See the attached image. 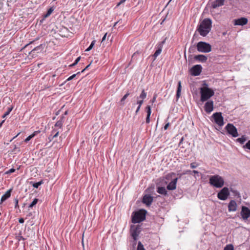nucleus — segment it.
<instances>
[{"label":"nucleus","instance_id":"obj_1","mask_svg":"<svg viewBox=\"0 0 250 250\" xmlns=\"http://www.w3.org/2000/svg\"><path fill=\"white\" fill-rule=\"evenodd\" d=\"M130 233L131 237L133 239L132 242V247L131 250H136V245L137 244V240L141 233V225H132L130 226ZM137 250H141V241H139Z\"/></svg>","mask_w":250,"mask_h":250},{"label":"nucleus","instance_id":"obj_2","mask_svg":"<svg viewBox=\"0 0 250 250\" xmlns=\"http://www.w3.org/2000/svg\"><path fill=\"white\" fill-rule=\"evenodd\" d=\"M211 27V20L209 18H206L198 25L196 31L201 36L206 37L210 31Z\"/></svg>","mask_w":250,"mask_h":250},{"label":"nucleus","instance_id":"obj_3","mask_svg":"<svg viewBox=\"0 0 250 250\" xmlns=\"http://www.w3.org/2000/svg\"><path fill=\"white\" fill-rule=\"evenodd\" d=\"M200 101L202 103L208 101L214 94V90L208 87V85L204 82L202 87L200 88Z\"/></svg>","mask_w":250,"mask_h":250},{"label":"nucleus","instance_id":"obj_4","mask_svg":"<svg viewBox=\"0 0 250 250\" xmlns=\"http://www.w3.org/2000/svg\"><path fill=\"white\" fill-rule=\"evenodd\" d=\"M209 183L214 187L221 188L224 185V180L221 176L216 174L209 177Z\"/></svg>","mask_w":250,"mask_h":250},{"label":"nucleus","instance_id":"obj_5","mask_svg":"<svg viewBox=\"0 0 250 250\" xmlns=\"http://www.w3.org/2000/svg\"><path fill=\"white\" fill-rule=\"evenodd\" d=\"M196 49L199 52L208 53L211 51V45L207 42L200 41L196 44Z\"/></svg>","mask_w":250,"mask_h":250},{"label":"nucleus","instance_id":"obj_6","mask_svg":"<svg viewBox=\"0 0 250 250\" xmlns=\"http://www.w3.org/2000/svg\"><path fill=\"white\" fill-rule=\"evenodd\" d=\"M230 195L229 189L227 187L223 188L217 193V198L223 201L226 200Z\"/></svg>","mask_w":250,"mask_h":250},{"label":"nucleus","instance_id":"obj_7","mask_svg":"<svg viewBox=\"0 0 250 250\" xmlns=\"http://www.w3.org/2000/svg\"><path fill=\"white\" fill-rule=\"evenodd\" d=\"M211 117L214 123L219 126H221L224 125V118L222 116L221 112H215L212 114Z\"/></svg>","mask_w":250,"mask_h":250},{"label":"nucleus","instance_id":"obj_8","mask_svg":"<svg viewBox=\"0 0 250 250\" xmlns=\"http://www.w3.org/2000/svg\"><path fill=\"white\" fill-rule=\"evenodd\" d=\"M225 128L228 133L231 135L232 137H236L239 135L237 128L233 124H228Z\"/></svg>","mask_w":250,"mask_h":250},{"label":"nucleus","instance_id":"obj_9","mask_svg":"<svg viewBox=\"0 0 250 250\" xmlns=\"http://www.w3.org/2000/svg\"><path fill=\"white\" fill-rule=\"evenodd\" d=\"M202 70V66L200 64H196L190 69L189 72L192 76H197L200 75Z\"/></svg>","mask_w":250,"mask_h":250},{"label":"nucleus","instance_id":"obj_10","mask_svg":"<svg viewBox=\"0 0 250 250\" xmlns=\"http://www.w3.org/2000/svg\"><path fill=\"white\" fill-rule=\"evenodd\" d=\"M153 201V197L149 194H146L142 198V203L144 204L147 207H150Z\"/></svg>","mask_w":250,"mask_h":250},{"label":"nucleus","instance_id":"obj_11","mask_svg":"<svg viewBox=\"0 0 250 250\" xmlns=\"http://www.w3.org/2000/svg\"><path fill=\"white\" fill-rule=\"evenodd\" d=\"M131 221L133 223H139L141 222V209L134 211L131 215Z\"/></svg>","mask_w":250,"mask_h":250},{"label":"nucleus","instance_id":"obj_12","mask_svg":"<svg viewBox=\"0 0 250 250\" xmlns=\"http://www.w3.org/2000/svg\"><path fill=\"white\" fill-rule=\"evenodd\" d=\"M240 214L244 220H247L250 217V209L247 207L243 206Z\"/></svg>","mask_w":250,"mask_h":250},{"label":"nucleus","instance_id":"obj_13","mask_svg":"<svg viewBox=\"0 0 250 250\" xmlns=\"http://www.w3.org/2000/svg\"><path fill=\"white\" fill-rule=\"evenodd\" d=\"M204 109L207 113H210L213 110V102L212 100L206 101Z\"/></svg>","mask_w":250,"mask_h":250},{"label":"nucleus","instance_id":"obj_14","mask_svg":"<svg viewBox=\"0 0 250 250\" xmlns=\"http://www.w3.org/2000/svg\"><path fill=\"white\" fill-rule=\"evenodd\" d=\"M166 39L167 38H166L163 41L160 42L157 44L156 50L153 54V57L155 58H156L161 53L163 45L165 43Z\"/></svg>","mask_w":250,"mask_h":250},{"label":"nucleus","instance_id":"obj_15","mask_svg":"<svg viewBox=\"0 0 250 250\" xmlns=\"http://www.w3.org/2000/svg\"><path fill=\"white\" fill-rule=\"evenodd\" d=\"M248 19L245 17H241L237 19L234 20V24L235 25L243 26L248 23Z\"/></svg>","mask_w":250,"mask_h":250},{"label":"nucleus","instance_id":"obj_16","mask_svg":"<svg viewBox=\"0 0 250 250\" xmlns=\"http://www.w3.org/2000/svg\"><path fill=\"white\" fill-rule=\"evenodd\" d=\"M146 219H153V217L150 215L146 210L142 208V223L145 221ZM143 223H142V226Z\"/></svg>","mask_w":250,"mask_h":250},{"label":"nucleus","instance_id":"obj_17","mask_svg":"<svg viewBox=\"0 0 250 250\" xmlns=\"http://www.w3.org/2000/svg\"><path fill=\"white\" fill-rule=\"evenodd\" d=\"M178 178L176 177L172 179L171 181L167 185V189L169 190H173L176 188V184L178 181Z\"/></svg>","mask_w":250,"mask_h":250},{"label":"nucleus","instance_id":"obj_18","mask_svg":"<svg viewBox=\"0 0 250 250\" xmlns=\"http://www.w3.org/2000/svg\"><path fill=\"white\" fill-rule=\"evenodd\" d=\"M194 60L201 62H206L208 60V58L206 56L203 54H199L197 55H195L194 57Z\"/></svg>","mask_w":250,"mask_h":250},{"label":"nucleus","instance_id":"obj_19","mask_svg":"<svg viewBox=\"0 0 250 250\" xmlns=\"http://www.w3.org/2000/svg\"><path fill=\"white\" fill-rule=\"evenodd\" d=\"M237 209V204L234 200H231L228 205V210L229 212L235 211Z\"/></svg>","mask_w":250,"mask_h":250},{"label":"nucleus","instance_id":"obj_20","mask_svg":"<svg viewBox=\"0 0 250 250\" xmlns=\"http://www.w3.org/2000/svg\"><path fill=\"white\" fill-rule=\"evenodd\" d=\"M225 0H215L211 3V7L215 9L224 4Z\"/></svg>","mask_w":250,"mask_h":250},{"label":"nucleus","instance_id":"obj_21","mask_svg":"<svg viewBox=\"0 0 250 250\" xmlns=\"http://www.w3.org/2000/svg\"><path fill=\"white\" fill-rule=\"evenodd\" d=\"M12 190V189H10L8 190L5 193V194L2 196L0 204H1L3 202L5 201L6 200H7L8 198H9L10 197Z\"/></svg>","mask_w":250,"mask_h":250},{"label":"nucleus","instance_id":"obj_22","mask_svg":"<svg viewBox=\"0 0 250 250\" xmlns=\"http://www.w3.org/2000/svg\"><path fill=\"white\" fill-rule=\"evenodd\" d=\"M157 192L163 195L166 196L167 195V191L166 188L164 187H158L157 188Z\"/></svg>","mask_w":250,"mask_h":250},{"label":"nucleus","instance_id":"obj_23","mask_svg":"<svg viewBox=\"0 0 250 250\" xmlns=\"http://www.w3.org/2000/svg\"><path fill=\"white\" fill-rule=\"evenodd\" d=\"M146 111L147 113L146 117V122L149 123L150 122V116L151 113V107L149 105H147L146 108Z\"/></svg>","mask_w":250,"mask_h":250},{"label":"nucleus","instance_id":"obj_24","mask_svg":"<svg viewBox=\"0 0 250 250\" xmlns=\"http://www.w3.org/2000/svg\"><path fill=\"white\" fill-rule=\"evenodd\" d=\"M181 89H182L181 82V81H179L178 83L177 88V91H176V95L177 101L178 100V99L179 98V97L181 96Z\"/></svg>","mask_w":250,"mask_h":250},{"label":"nucleus","instance_id":"obj_25","mask_svg":"<svg viewBox=\"0 0 250 250\" xmlns=\"http://www.w3.org/2000/svg\"><path fill=\"white\" fill-rule=\"evenodd\" d=\"M230 191L231 192L234 196L237 197L238 198H241V195L240 193L236 189H235L234 188H232V187H230Z\"/></svg>","mask_w":250,"mask_h":250},{"label":"nucleus","instance_id":"obj_26","mask_svg":"<svg viewBox=\"0 0 250 250\" xmlns=\"http://www.w3.org/2000/svg\"><path fill=\"white\" fill-rule=\"evenodd\" d=\"M247 140V137L245 135H243L241 137L237 138L236 141L239 142L241 144H243L244 142Z\"/></svg>","mask_w":250,"mask_h":250},{"label":"nucleus","instance_id":"obj_27","mask_svg":"<svg viewBox=\"0 0 250 250\" xmlns=\"http://www.w3.org/2000/svg\"><path fill=\"white\" fill-rule=\"evenodd\" d=\"M63 119V117H62L60 120H59L57 122V123L55 124V126L61 127L62 125Z\"/></svg>","mask_w":250,"mask_h":250},{"label":"nucleus","instance_id":"obj_28","mask_svg":"<svg viewBox=\"0 0 250 250\" xmlns=\"http://www.w3.org/2000/svg\"><path fill=\"white\" fill-rule=\"evenodd\" d=\"M175 175H176V173H174V172H171V173H169V174H168L167 175H166V179L168 180H170L172 177H174Z\"/></svg>","mask_w":250,"mask_h":250},{"label":"nucleus","instance_id":"obj_29","mask_svg":"<svg viewBox=\"0 0 250 250\" xmlns=\"http://www.w3.org/2000/svg\"><path fill=\"white\" fill-rule=\"evenodd\" d=\"M196 46L195 47V45L191 46L188 49L189 53L192 54L195 53L196 52Z\"/></svg>","mask_w":250,"mask_h":250},{"label":"nucleus","instance_id":"obj_30","mask_svg":"<svg viewBox=\"0 0 250 250\" xmlns=\"http://www.w3.org/2000/svg\"><path fill=\"white\" fill-rule=\"evenodd\" d=\"M224 250H234L233 246L232 244L227 245Z\"/></svg>","mask_w":250,"mask_h":250},{"label":"nucleus","instance_id":"obj_31","mask_svg":"<svg viewBox=\"0 0 250 250\" xmlns=\"http://www.w3.org/2000/svg\"><path fill=\"white\" fill-rule=\"evenodd\" d=\"M38 199L37 198H35L33 200V201H32V202L29 206V208H33L35 205H36L37 204V203H38Z\"/></svg>","mask_w":250,"mask_h":250},{"label":"nucleus","instance_id":"obj_32","mask_svg":"<svg viewBox=\"0 0 250 250\" xmlns=\"http://www.w3.org/2000/svg\"><path fill=\"white\" fill-rule=\"evenodd\" d=\"M53 10H54V9L52 7H51L50 8H49L46 14L44 15V17L47 18V17H49L51 15V14L52 13Z\"/></svg>","mask_w":250,"mask_h":250},{"label":"nucleus","instance_id":"obj_33","mask_svg":"<svg viewBox=\"0 0 250 250\" xmlns=\"http://www.w3.org/2000/svg\"><path fill=\"white\" fill-rule=\"evenodd\" d=\"M244 149H248L250 150V140H249L245 145L243 146Z\"/></svg>","mask_w":250,"mask_h":250},{"label":"nucleus","instance_id":"obj_34","mask_svg":"<svg viewBox=\"0 0 250 250\" xmlns=\"http://www.w3.org/2000/svg\"><path fill=\"white\" fill-rule=\"evenodd\" d=\"M36 132L33 133L32 134L29 135L28 137H27L24 140L25 142L27 143L29 141H30L33 137H34L35 136Z\"/></svg>","mask_w":250,"mask_h":250},{"label":"nucleus","instance_id":"obj_35","mask_svg":"<svg viewBox=\"0 0 250 250\" xmlns=\"http://www.w3.org/2000/svg\"><path fill=\"white\" fill-rule=\"evenodd\" d=\"M95 42H96V41H95V40L91 42V44H90V46H89V47H88V48L85 50V51H90L91 49H92V48H93V47L94 45L95 44Z\"/></svg>","mask_w":250,"mask_h":250},{"label":"nucleus","instance_id":"obj_36","mask_svg":"<svg viewBox=\"0 0 250 250\" xmlns=\"http://www.w3.org/2000/svg\"><path fill=\"white\" fill-rule=\"evenodd\" d=\"M13 108L12 107H9L8 108V110L3 114L2 116V118H5L6 116L9 114L10 112L12 111Z\"/></svg>","mask_w":250,"mask_h":250},{"label":"nucleus","instance_id":"obj_37","mask_svg":"<svg viewBox=\"0 0 250 250\" xmlns=\"http://www.w3.org/2000/svg\"><path fill=\"white\" fill-rule=\"evenodd\" d=\"M80 72H78L77 73L72 75L67 79L66 81L72 80L77 75L80 74Z\"/></svg>","mask_w":250,"mask_h":250},{"label":"nucleus","instance_id":"obj_38","mask_svg":"<svg viewBox=\"0 0 250 250\" xmlns=\"http://www.w3.org/2000/svg\"><path fill=\"white\" fill-rule=\"evenodd\" d=\"M199 166V164L195 162H193L190 164V167L191 168H195Z\"/></svg>","mask_w":250,"mask_h":250},{"label":"nucleus","instance_id":"obj_39","mask_svg":"<svg viewBox=\"0 0 250 250\" xmlns=\"http://www.w3.org/2000/svg\"><path fill=\"white\" fill-rule=\"evenodd\" d=\"M146 97V94L144 90L142 91V104L143 103V100Z\"/></svg>","mask_w":250,"mask_h":250},{"label":"nucleus","instance_id":"obj_40","mask_svg":"<svg viewBox=\"0 0 250 250\" xmlns=\"http://www.w3.org/2000/svg\"><path fill=\"white\" fill-rule=\"evenodd\" d=\"M42 181L35 183L33 184V186L35 188H38L42 184Z\"/></svg>","mask_w":250,"mask_h":250},{"label":"nucleus","instance_id":"obj_41","mask_svg":"<svg viewBox=\"0 0 250 250\" xmlns=\"http://www.w3.org/2000/svg\"><path fill=\"white\" fill-rule=\"evenodd\" d=\"M129 94L128 93H126V94H125L123 97L121 99V102L122 103H123L124 101L126 99V98L128 97Z\"/></svg>","mask_w":250,"mask_h":250},{"label":"nucleus","instance_id":"obj_42","mask_svg":"<svg viewBox=\"0 0 250 250\" xmlns=\"http://www.w3.org/2000/svg\"><path fill=\"white\" fill-rule=\"evenodd\" d=\"M192 171L191 170H187L183 172V174H191Z\"/></svg>","mask_w":250,"mask_h":250},{"label":"nucleus","instance_id":"obj_43","mask_svg":"<svg viewBox=\"0 0 250 250\" xmlns=\"http://www.w3.org/2000/svg\"><path fill=\"white\" fill-rule=\"evenodd\" d=\"M15 171V169L12 168L10 169L7 171H6L5 172V173L6 174H11V173H13V172H14Z\"/></svg>","mask_w":250,"mask_h":250},{"label":"nucleus","instance_id":"obj_44","mask_svg":"<svg viewBox=\"0 0 250 250\" xmlns=\"http://www.w3.org/2000/svg\"><path fill=\"white\" fill-rule=\"evenodd\" d=\"M41 45H39V46H37V47H34V48L32 50V51H31L30 52H29V53H34V52H35V51L37 50L38 49H39L41 47Z\"/></svg>","mask_w":250,"mask_h":250},{"label":"nucleus","instance_id":"obj_45","mask_svg":"<svg viewBox=\"0 0 250 250\" xmlns=\"http://www.w3.org/2000/svg\"><path fill=\"white\" fill-rule=\"evenodd\" d=\"M139 54V52L138 51L136 52L135 53H134L132 56V61H133V60H134L136 56Z\"/></svg>","mask_w":250,"mask_h":250},{"label":"nucleus","instance_id":"obj_46","mask_svg":"<svg viewBox=\"0 0 250 250\" xmlns=\"http://www.w3.org/2000/svg\"><path fill=\"white\" fill-rule=\"evenodd\" d=\"M137 104H138L139 105H138V108L136 111V113H137L139 111V109L141 107V101H137Z\"/></svg>","mask_w":250,"mask_h":250},{"label":"nucleus","instance_id":"obj_47","mask_svg":"<svg viewBox=\"0 0 250 250\" xmlns=\"http://www.w3.org/2000/svg\"><path fill=\"white\" fill-rule=\"evenodd\" d=\"M169 125H170V124H169V123H167V124L165 125V126H164V129L165 130H167V129L168 128V127H169Z\"/></svg>","mask_w":250,"mask_h":250},{"label":"nucleus","instance_id":"obj_48","mask_svg":"<svg viewBox=\"0 0 250 250\" xmlns=\"http://www.w3.org/2000/svg\"><path fill=\"white\" fill-rule=\"evenodd\" d=\"M126 0H121L117 5V6H119L120 5H121V4H123V3H124L125 1Z\"/></svg>","mask_w":250,"mask_h":250},{"label":"nucleus","instance_id":"obj_49","mask_svg":"<svg viewBox=\"0 0 250 250\" xmlns=\"http://www.w3.org/2000/svg\"><path fill=\"white\" fill-rule=\"evenodd\" d=\"M15 208H17V207H19V205H18V200L17 199H16L15 200Z\"/></svg>","mask_w":250,"mask_h":250},{"label":"nucleus","instance_id":"obj_50","mask_svg":"<svg viewBox=\"0 0 250 250\" xmlns=\"http://www.w3.org/2000/svg\"><path fill=\"white\" fill-rule=\"evenodd\" d=\"M24 220L23 218H20V219H19V222L20 223H21V224H22V223H24Z\"/></svg>","mask_w":250,"mask_h":250},{"label":"nucleus","instance_id":"obj_51","mask_svg":"<svg viewBox=\"0 0 250 250\" xmlns=\"http://www.w3.org/2000/svg\"><path fill=\"white\" fill-rule=\"evenodd\" d=\"M80 59H81V57H78V58L76 59V60H75V64H77V63H78V62L80 61Z\"/></svg>","mask_w":250,"mask_h":250},{"label":"nucleus","instance_id":"obj_52","mask_svg":"<svg viewBox=\"0 0 250 250\" xmlns=\"http://www.w3.org/2000/svg\"><path fill=\"white\" fill-rule=\"evenodd\" d=\"M188 63H189V64H192L194 62V60L193 59H188Z\"/></svg>","mask_w":250,"mask_h":250},{"label":"nucleus","instance_id":"obj_53","mask_svg":"<svg viewBox=\"0 0 250 250\" xmlns=\"http://www.w3.org/2000/svg\"><path fill=\"white\" fill-rule=\"evenodd\" d=\"M91 62L90 64H89L88 65H87V66H86V67L84 69H83L81 71V72H84L86 69H87V68L90 66V65H91Z\"/></svg>","mask_w":250,"mask_h":250},{"label":"nucleus","instance_id":"obj_54","mask_svg":"<svg viewBox=\"0 0 250 250\" xmlns=\"http://www.w3.org/2000/svg\"><path fill=\"white\" fill-rule=\"evenodd\" d=\"M191 171H192V173H193L194 174H199V171L195 170H191Z\"/></svg>","mask_w":250,"mask_h":250},{"label":"nucleus","instance_id":"obj_55","mask_svg":"<svg viewBox=\"0 0 250 250\" xmlns=\"http://www.w3.org/2000/svg\"><path fill=\"white\" fill-rule=\"evenodd\" d=\"M106 35H107V33H106L104 36V37H103V39H102V42H104L105 39H106Z\"/></svg>","mask_w":250,"mask_h":250},{"label":"nucleus","instance_id":"obj_56","mask_svg":"<svg viewBox=\"0 0 250 250\" xmlns=\"http://www.w3.org/2000/svg\"><path fill=\"white\" fill-rule=\"evenodd\" d=\"M189 59H194V58H193V56L191 54L189 55V56L188 57V60Z\"/></svg>","mask_w":250,"mask_h":250},{"label":"nucleus","instance_id":"obj_57","mask_svg":"<svg viewBox=\"0 0 250 250\" xmlns=\"http://www.w3.org/2000/svg\"><path fill=\"white\" fill-rule=\"evenodd\" d=\"M183 140H184V138H183V137H182V138L181 139V140H180V142H179V146H180L181 145V144L182 143V142H183Z\"/></svg>","mask_w":250,"mask_h":250},{"label":"nucleus","instance_id":"obj_58","mask_svg":"<svg viewBox=\"0 0 250 250\" xmlns=\"http://www.w3.org/2000/svg\"><path fill=\"white\" fill-rule=\"evenodd\" d=\"M120 21H121V20H119V21H118L114 23V26H114V27H115V26L117 25V23H120Z\"/></svg>","mask_w":250,"mask_h":250},{"label":"nucleus","instance_id":"obj_59","mask_svg":"<svg viewBox=\"0 0 250 250\" xmlns=\"http://www.w3.org/2000/svg\"><path fill=\"white\" fill-rule=\"evenodd\" d=\"M77 64H75V62H74L73 64L69 65L70 67H73L75 65H76Z\"/></svg>","mask_w":250,"mask_h":250},{"label":"nucleus","instance_id":"obj_60","mask_svg":"<svg viewBox=\"0 0 250 250\" xmlns=\"http://www.w3.org/2000/svg\"><path fill=\"white\" fill-rule=\"evenodd\" d=\"M155 99H156V97H154L153 98L152 100H151L152 103L154 102V101H155Z\"/></svg>","mask_w":250,"mask_h":250},{"label":"nucleus","instance_id":"obj_61","mask_svg":"<svg viewBox=\"0 0 250 250\" xmlns=\"http://www.w3.org/2000/svg\"><path fill=\"white\" fill-rule=\"evenodd\" d=\"M32 42H30V43H29V44H26V45L24 46V48H27V47L29 46V45L30 44H31Z\"/></svg>","mask_w":250,"mask_h":250},{"label":"nucleus","instance_id":"obj_62","mask_svg":"<svg viewBox=\"0 0 250 250\" xmlns=\"http://www.w3.org/2000/svg\"><path fill=\"white\" fill-rule=\"evenodd\" d=\"M59 134V132H57L53 136V137H57Z\"/></svg>","mask_w":250,"mask_h":250},{"label":"nucleus","instance_id":"obj_63","mask_svg":"<svg viewBox=\"0 0 250 250\" xmlns=\"http://www.w3.org/2000/svg\"><path fill=\"white\" fill-rule=\"evenodd\" d=\"M177 175H179V178H181L182 175H183V173L182 174H179V173H178Z\"/></svg>","mask_w":250,"mask_h":250},{"label":"nucleus","instance_id":"obj_64","mask_svg":"<svg viewBox=\"0 0 250 250\" xmlns=\"http://www.w3.org/2000/svg\"><path fill=\"white\" fill-rule=\"evenodd\" d=\"M142 250H146L144 248V246L142 244Z\"/></svg>","mask_w":250,"mask_h":250}]
</instances>
